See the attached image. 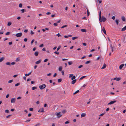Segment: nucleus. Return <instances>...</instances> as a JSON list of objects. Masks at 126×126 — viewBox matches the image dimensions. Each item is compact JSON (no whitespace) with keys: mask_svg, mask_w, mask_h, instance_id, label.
I'll return each instance as SVG.
<instances>
[{"mask_svg":"<svg viewBox=\"0 0 126 126\" xmlns=\"http://www.w3.org/2000/svg\"><path fill=\"white\" fill-rule=\"evenodd\" d=\"M107 20V18L104 16H102L101 19H99V21L101 22H105Z\"/></svg>","mask_w":126,"mask_h":126,"instance_id":"nucleus-1","label":"nucleus"},{"mask_svg":"<svg viewBox=\"0 0 126 126\" xmlns=\"http://www.w3.org/2000/svg\"><path fill=\"white\" fill-rule=\"evenodd\" d=\"M45 87L46 85L45 84H43L39 86V88L41 90L44 88Z\"/></svg>","mask_w":126,"mask_h":126,"instance_id":"nucleus-2","label":"nucleus"},{"mask_svg":"<svg viewBox=\"0 0 126 126\" xmlns=\"http://www.w3.org/2000/svg\"><path fill=\"white\" fill-rule=\"evenodd\" d=\"M22 34L21 32H19L17 33L16 36L17 37H20L21 36Z\"/></svg>","mask_w":126,"mask_h":126,"instance_id":"nucleus-3","label":"nucleus"},{"mask_svg":"<svg viewBox=\"0 0 126 126\" xmlns=\"http://www.w3.org/2000/svg\"><path fill=\"white\" fill-rule=\"evenodd\" d=\"M116 102V100L111 101L109 103H108V105H109L113 104L115 103Z\"/></svg>","mask_w":126,"mask_h":126,"instance_id":"nucleus-4","label":"nucleus"},{"mask_svg":"<svg viewBox=\"0 0 126 126\" xmlns=\"http://www.w3.org/2000/svg\"><path fill=\"white\" fill-rule=\"evenodd\" d=\"M16 99L15 98H12L11 99V103H14L16 101Z\"/></svg>","mask_w":126,"mask_h":126,"instance_id":"nucleus-5","label":"nucleus"},{"mask_svg":"<svg viewBox=\"0 0 126 126\" xmlns=\"http://www.w3.org/2000/svg\"><path fill=\"white\" fill-rule=\"evenodd\" d=\"M44 111V110L43 108L40 109V110L38 111V112H43Z\"/></svg>","mask_w":126,"mask_h":126,"instance_id":"nucleus-6","label":"nucleus"},{"mask_svg":"<svg viewBox=\"0 0 126 126\" xmlns=\"http://www.w3.org/2000/svg\"><path fill=\"white\" fill-rule=\"evenodd\" d=\"M60 113H61V112H59L57 113V114L56 115L59 118L62 116V115Z\"/></svg>","mask_w":126,"mask_h":126,"instance_id":"nucleus-7","label":"nucleus"},{"mask_svg":"<svg viewBox=\"0 0 126 126\" xmlns=\"http://www.w3.org/2000/svg\"><path fill=\"white\" fill-rule=\"evenodd\" d=\"M77 80V79H74L73 80H72L71 82V83L72 84H75L76 83Z\"/></svg>","mask_w":126,"mask_h":126,"instance_id":"nucleus-8","label":"nucleus"},{"mask_svg":"<svg viewBox=\"0 0 126 126\" xmlns=\"http://www.w3.org/2000/svg\"><path fill=\"white\" fill-rule=\"evenodd\" d=\"M102 31L104 34H106V31L105 29V28H104V27H103Z\"/></svg>","mask_w":126,"mask_h":126,"instance_id":"nucleus-9","label":"nucleus"},{"mask_svg":"<svg viewBox=\"0 0 126 126\" xmlns=\"http://www.w3.org/2000/svg\"><path fill=\"white\" fill-rule=\"evenodd\" d=\"M110 47L111 49H113L114 50H115L116 48L115 47L113 46L112 45H110Z\"/></svg>","mask_w":126,"mask_h":126,"instance_id":"nucleus-10","label":"nucleus"},{"mask_svg":"<svg viewBox=\"0 0 126 126\" xmlns=\"http://www.w3.org/2000/svg\"><path fill=\"white\" fill-rule=\"evenodd\" d=\"M107 66V65L106 64L104 63L102 67L101 68V69H104Z\"/></svg>","mask_w":126,"mask_h":126,"instance_id":"nucleus-11","label":"nucleus"},{"mask_svg":"<svg viewBox=\"0 0 126 126\" xmlns=\"http://www.w3.org/2000/svg\"><path fill=\"white\" fill-rule=\"evenodd\" d=\"M99 19H101L102 17L101 16V11L99 12Z\"/></svg>","mask_w":126,"mask_h":126,"instance_id":"nucleus-12","label":"nucleus"},{"mask_svg":"<svg viewBox=\"0 0 126 126\" xmlns=\"http://www.w3.org/2000/svg\"><path fill=\"white\" fill-rule=\"evenodd\" d=\"M125 65L124 64H122L121 65L119 66V69H121Z\"/></svg>","mask_w":126,"mask_h":126,"instance_id":"nucleus-13","label":"nucleus"},{"mask_svg":"<svg viewBox=\"0 0 126 126\" xmlns=\"http://www.w3.org/2000/svg\"><path fill=\"white\" fill-rule=\"evenodd\" d=\"M86 114L85 113H83L81 114V118L84 117L85 116Z\"/></svg>","mask_w":126,"mask_h":126,"instance_id":"nucleus-14","label":"nucleus"},{"mask_svg":"<svg viewBox=\"0 0 126 126\" xmlns=\"http://www.w3.org/2000/svg\"><path fill=\"white\" fill-rule=\"evenodd\" d=\"M4 57H3L0 59V63L4 59Z\"/></svg>","mask_w":126,"mask_h":126,"instance_id":"nucleus-15","label":"nucleus"},{"mask_svg":"<svg viewBox=\"0 0 126 126\" xmlns=\"http://www.w3.org/2000/svg\"><path fill=\"white\" fill-rule=\"evenodd\" d=\"M41 62V60H40L38 61H37L35 62V63L36 64H38L39 63Z\"/></svg>","mask_w":126,"mask_h":126,"instance_id":"nucleus-16","label":"nucleus"},{"mask_svg":"<svg viewBox=\"0 0 126 126\" xmlns=\"http://www.w3.org/2000/svg\"><path fill=\"white\" fill-rule=\"evenodd\" d=\"M38 54L39 52H38L36 51L35 52L34 54L35 56H37L38 55Z\"/></svg>","mask_w":126,"mask_h":126,"instance_id":"nucleus-17","label":"nucleus"},{"mask_svg":"<svg viewBox=\"0 0 126 126\" xmlns=\"http://www.w3.org/2000/svg\"><path fill=\"white\" fill-rule=\"evenodd\" d=\"M32 71H31L30 72H29L28 74H26L25 75V76H29L30 75H31V73H32Z\"/></svg>","mask_w":126,"mask_h":126,"instance_id":"nucleus-18","label":"nucleus"},{"mask_svg":"<svg viewBox=\"0 0 126 126\" xmlns=\"http://www.w3.org/2000/svg\"><path fill=\"white\" fill-rule=\"evenodd\" d=\"M80 31L82 32H86V30L85 29H81Z\"/></svg>","mask_w":126,"mask_h":126,"instance_id":"nucleus-19","label":"nucleus"},{"mask_svg":"<svg viewBox=\"0 0 126 126\" xmlns=\"http://www.w3.org/2000/svg\"><path fill=\"white\" fill-rule=\"evenodd\" d=\"M20 11H21L22 13H23L24 12H26V10L24 9H21Z\"/></svg>","mask_w":126,"mask_h":126,"instance_id":"nucleus-20","label":"nucleus"},{"mask_svg":"<svg viewBox=\"0 0 126 126\" xmlns=\"http://www.w3.org/2000/svg\"><path fill=\"white\" fill-rule=\"evenodd\" d=\"M122 19L123 21H124L125 20V18L124 16H122Z\"/></svg>","mask_w":126,"mask_h":126,"instance_id":"nucleus-21","label":"nucleus"},{"mask_svg":"<svg viewBox=\"0 0 126 126\" xmlns=\"http://www.w3.org/2000/svg\"><path fill=\"white\" fill-rule=\"evenodd\" d=\"M86 8L87 10V15H88V16L89 15V14H90V13L89 11V10H88V8Z\"/></svg>","mask_w":126,"mask_h":126,"instance_id":"nucleus-22","label":"nucleus"},{"mask_svg":"<svg viewBox=\"0 0 126 126\" xmlns=\"http://www.w3.org/2000/svg\"><path fill=\"white\" fill-rule=\"evenodd\" d=\"M76 78V76H73L71 78V79L72 80H73L75 79Z\"/></svg>","mask_w":126,"mask_h":126,"instance_id":"nucleus-23","label":"nucleus"},{"mask_svg":"<svg viewBox=\"0 0 126 126\" xmlns=\"http://www.w3.org/2000/svg\"><path fill=\"white\" fill-rule=\"evenodd\" d=\"M78 38V37H75L72 38V39L73 40H74L75 39H77Z\"/></svg>","mask_w":126,"mask_h":126,"instance_id":"nucleus-24","label":"nucleus"},{"mask_svg":"<svg viewBox=\"0 0 126 126\" xmlns=\"http://www.w3.org/2000/svg\"><path fill=\"white\" fill-rule=\"evenodd\" d=\"M62 66L59 67V71H61L62 70Z\"/></svg>","mask_w":126,"mask_h":126,"instance_id":"nucleus-25","label":"nucleus"},{"mask_svg":"<svg viewBox=\"0 0 126 126\" xmlns=\"http://www.w3.org/2000/svg\"><path fill=\"white\" fill-rule=\"evenodd\" d=\"M86 77V76H83L82 77H81V78H80V79H79V80H82V79H83L85 78V77Z\"/></svg>","mask_w":126,"mask_h":126,"instance_id":"nucleus-26","label":"nucleus"},{"mask_svg":"<svg viewBox=\"0 0 126 126\" xmlns=\"http://www.w3.org/2000/svg\"><path fill=\"white\" fill-rule=\"evenodd\" d=\"M12 24V23L11 22H9L8 23V24H7V26H10Z\"/></svg>","mask_w":126,"mask_h":126,"instance_id":"nucleus-27","label":"nucleus"},{"mask_svg":"<svg viewBox=\"0 0 126 126\" xmlns=\"http://www.w3.org/2000/svg\"><path fill=\"white\" fill-rule=\"evenodd\" d=\"M37 88L36 87H32V90H33L35 89H37Z\"/></svg>","mask_w":126,"mask_h":126,"instance_id":"nucleus-28","label":"nucleus"},{"mask_svg":"<svg viewBox=\"0 0 126 126\" xmlns=\"http://www.w3.org/2000/svg\"><path fill=\"white\" fill-rule=\"evenodd\" d=\"M119 22V20L118 19H116L115 20V22L117 25H118Z\"/></svg>","mask_w":126,"mask_h":126,"instance_id":"nucleus-29","label":"nucleus"},{"mask_svg":"<svg viewBox=\"0 0 126 126\" xmlns=\"http://www.w3.org/2000/svg\"><path fill=\"white\" fill-rule=\"evenodd\" d=\"M66 110H63L62 111V112L64 114L66 112Z\"/></svg>","mask_w":126,"mask_h":126,"instance_id":"nucleus-30","label":"nucleus"},{"mask_svg":"<svg viewBox=\"0 0 126 126\" xmlns=\"http://www.w3.org/2000/svg\"><path fill=\"white\" fill-rule=\"evenodd\" d=\"M79 90H77L76 92H75L73 94H75L78 93L79 92Z\"/></svg>","mask_w":126,"mask_h":126,"instance_id":"nucleus-31","label":"nucleus"},{"mask_svg":"<svg viewBox=\"0 0 126 126\" xmlns=\"http://www.w3.org/2000/svg\"><path fill=\"white\" fill-rule=\"evenodd\" d=\"M72 62L71 61L69 62H68V65H70L72 64Z\"/></svg>","mask_w":126,"mask_h":126,"instance_id":"nucleus-32","label":"nucleus"},{"mask_svg":"<svg viewBox=\"0 0 126 126\" xmlns=\"http://www.w3.org/2000/svg\"><path fill=\"white\" fill-rule=\"evenodd\" d=\"M62 80V79H58V82H60Z\"/></svg>","mask_w":126,"mask_h":126,"instance_id":"nucleus-33","label":"nucleus"},{"mask_svg":"<svg viewBox=\"0 0 126 126\" xmlns=\"http://www.w3.org/2000/svg\"><path fill=\"white\" fill-rule=\"evenodd\" d=\"M22 6V3H20L19 5V7L21 8Z\"/></svg>","mask_w":126,"mask_h":126,"instance_id":"nucleus-34","label":"nucleus"},{"mask_svg":"<svg viewBox=\"0 0 126 126\" xmlns=\"http://www.w3.org/2000/svg\"><path fill=\"white\" fill-rule=\"evenodd\" d=\"M5 112L6 113H9V110H5Z\"/></svg>","mask_w":126,"mask_h":126,"instance_id":"nucleus-35","label":"nucleus"},{"mask_svg":"<svg viewBox=\"0 0 126 126\" xmlns=\"http://www.w3.org/2000/svg\"><path fill=\"white\" fill-rule=\"evenodd\" d=\"M6 64L9 65H11V63L10 62H7L6 63Z\"/></svg>","mask_w":126,"mask_h":126,"instance_id":"nucleus-36","label":"nucleus"},{"mask_svg":"<svg viewBox=\"0 0 126 126\" xmlns=\"http://www.w3.org/2000/svg\"><path fill=\"white\" fill-rule=\"evenodd\" d=\"M121 79V78H116V81H118L120 80Z\"/></svg>","mask_w":126,"mask_h":126,"instance_id":"nucleus-37","label":"nucleus"},{"mask_svg":"<svg viewBox=\"0 0 126 126\" xmlns=\"http://www.w3.org/2000/svg\"><path fill=\"white\" fill-rule=\"evenodd\" d=\"M90 62L91 61H88L86 62L85 63V64H87L89 63H90Z\"/></svg>","mask_w":126,"mask_h":126,"instance_id":"nucleus-38","label":"nucleus"},{"mask_svg":"<svg viewBox=\"0 0 126 126\" xmlns=\"http://www.w3.org/2000/svg\"><path fill=\"white\" fill-rule=\"evenodd\" d=\"M10 32H6V33L5 34H6V35H8L10 34Z\"/></svg>","mask_w":126,"mask_h":126,"instance_id":"nucleus-39","label":"nucleus"},{"mask_svg":"<svg viewBox=\"0 0 126 126\" xmlns=\"http://www.w3.org/2000/svg\"><path fill=\"white\" fill-rule=\"evenodd\" d=\"M67 26V25H64L63 26H62L61 28V29H62V28H64L65 27H66Z\"/></svg>","mask_w":126,"mask_h":126,"instance_id":"nucleus-40","label":"nucleus"},{"mask_svg":"<svg viewBox=\"0 0 126 126\" xmlns=\"http://www.w3.org/2000/svg\"><path fill=\"white\" fill-rule=\"evenodd\" d=\"M61 47V46H59L57 49V51H58L60 48Z\"/></svg>","mask_w":126,"mask_h":126,"instance_id":"nucleus-41","label":"nucleus"},{"mask_svg":"<svg viewBox=\"0 0 126 126\" xmlns=\"http://www.w3.org/2000/svg\"><path fill=\"white\" fill-rule=\"evenodd\" d=\"M13 81V80H9L8 81V83H11Z\"/></svg>","mask_w":126,"mask_h":126,"instance_id":"nucleus-42","label":"nucleus"},{"mask_svg":"<svg viewBox=\"0 0 126 126\" xmlns=\"http://www.w3.org/2000/svg\"><path fill=\"white\" fill-rule=\"evenodd\" d=\"M20 84L19 83H17L15 84V86H17L20 85Z\"/></svg>","mask_w":126,"mask_h":126,"instance_id":"nucleus-43","label":"nucleus"},{"mask_svg":"<svg viewBox=\"0 0 126 126\" xmlns=\"http://www.w3.org/2000/svg\"><path fill=\"white\" fill-rule=\"evenodd\" d=\"M19 60H20V59L18 58H16V62H17V61H19Z\"/></svg>","mask_w":126,"mask_h":126,"instance_id":"nucleus-44","label":"nucleus"},{"mask_svg":"<svg viewBox=\"0 0 126 126\" xmlns=\"http://www.w3.org/2000/svg\"><path fill=\"white\" fill-rule=\"evenodd\" d=\"M11 116V115H9L6 117V118H7Z\"/></svg>","mask_w":126,"mask_h":126,"instance_id":"nucleus-45","label":"nucleus"},{"mask_svg":"<svg viewBox=\"0 0 126 126\" xmlns=\"http://www.w3.org/2000/svg\"><path fill=\"white\" fill-rule=\"evenodd\" d=\"M48 60V59H46L44 61V62H47Z\"/></svg>","mask_w":126,"mask_h":126,"instance_id":"nucleus-46","label":"nucleus"},{"mask_svg":"<svg viewBox=\"0 0 126 126\" xmlns=\"http://www.w3.org/2000/svg\"><path fill=\"white\" fill-rule=\"evenodd\" d=\"M31 35L33 34H34V32L32 31H31Z\"/></svg>","mask_w":126,"mask_h":126,"instance_id":"nucleus-47","label":"nucleus"},{"mask_svg":"<svg viewBox=\"0 0 126 126\" xmlns=\"http://www.w3.org/2000/svg\"><path fill=\"white\" fill-rule=\"evenodd\" d=\"M33 108H30L29 109V110L30 111H32L33 110Z\"/></svg>","mask_w":126,"mask_h":126,"instance_id":"nucleus-48","label":"nucleus"},{"mask_svg":"<svg viewBox=\"0 0 126 126\" xmlns=\"http://www.w3.org/2000/svg\"><path fill=\"white\" fill-rule=\"evenodd\" d=\"M54 53L55 54H59V52H57L56 51H55L54 52Z\"/></svg>","mask_w":126,"mask_h":126,"instance_id":"nucleus-49","label":"nucleus"},{"mask_svg":"<svg viewBox=\"0 0 126 126\" xmlns=\"http://www.w3.org/2000/svg\"><path fill=\"white\" fill-rule=\"evenodd\" d=\"M83 66V65H81L79 66H78V68H81V67H82Z\"/></svg>","mask_w":126,"mask_h":126,"instance_id":"nucleus-50","label":"nucleus"},{"mask_svg":"<svg viewBox=\"0 0 126 126\" xmlns=\"http://www.w3.org/2000/svg\"><path fill=\"white\" fill-rule=\"evenodd\" d=\"M56 35L58 36V37L61 36V35L59 34V33H58V34H57Z\"/></svg>","mask_w":126,"mask_h":126,"instance_id":"nucleus-51","label":"nucleus"},{"mask_svg":"<svg viewBox=\"0 0 126 126\" xmlns=\"http://www.w3.org/2000/svg\"><path fill=\"white\" fill-rule=\"evenodd\" d=\"M34 39H33V40H32V41L31 42V44L32 45L33 43V42H34Z\"/></svg>","mask_w":126,"mask_h":126,"instance_id":"nucleus-52","label":"nucleus"},{"mask_svg":"<svg viewBox=\"0 0 126 126\" xmlns=\"http://www.w3.org/2000/svg\"><path fill=\"white\" fill-rule=\"evenodd\" d=\"M73 76V74H70L69 75V78H71L72 76Z\"/></svg>","mask_w":126,"mask_h":126,"instance_id":"nucleus-53","label":"nucleus"},{"mask_svg":"<svg viewBox=\"0 0 126 126\" xmlns=\"http://www.w3.org/2000/svg\"><path fill=\"white\" fill-rule=\"evenodd\" d=\"M9 45H11L12 44V42H10L9 43Z\"/></svg>","mask_w":126,"mask_h":126,"instance_id":"nucleus-54","label":"nucleus"},{"mask_svg":"<svg viewBox=\"0 0 126 126\" xmlns=\"http://www.w3.org/2000/svg\"><path fill=\"white\" fill-rule=\"evenodd\" d=\"M27 41V39L26 38H25L24 39V41L25 42H26Z\"/></svg>","mask_w":126,"mask_h":126,"instance_id":"nucleus-55","label":"nucleus"},{"mask_svg":"<svg viewBox=\"0 0 126 126\" xmlns=\"http://www.w3.org/2000/svg\"><path fill=\"white\" fill-rule=\"evenodd\" d=\"M105 113H102L101 114H100V115H99V116H102L103 115H104L105 114Z\"/></svg>","mask_w":126,"mask_h":126,"instance_id":"nucleus-56","label":"nucleus"},{"mask_svg":"<svg viewBox=\"0 0 126 126\" xmlns=\"http://www.w3.org/2000/svg\"><path fill=\"white\" fill-rule=\"evenodd\" d=\"M53 25L54 26H57V23H54L53 24Z\"/></svg>","mask_w":126,"mask_h":126,"instance_id":"nucleus-57","label":"nucleus"},{"mask_svg":"<svg viewBox=\"0 0 126 126\" xmlns=\"http://www.w3.org/2000/svg\"><path fill=\"white\" fill-rule=\"evenodd\" d=\"M43 46H44L43 45V44H41V45H40V47H43Z\"/></svg>","mask_w":126,"mask_h":126,"instance_id":"nucleus-58","label":"nucleus"},{"mask_svg":"<svg viewBox=\"0 0 126 126\" xmlns=\"http://www.w3.org/2000/svg\"><path fill=\"white\" fill-rule=\"evenodd\" d=\"M82 44L83 46H86V44L85 43H82Z\"/></svg>","mask_w":126,"mask_h":126,"instance_id":"nucleus-59","label":"nucleus"},{"mask_svg":"<svg viewBox=\"0 0 126 126\" xmlns=\"http://www.w3.org/2000/svg\"><path fill=\"white\" fill-rule=\"evenodd\" d=\"M21 98V97L19 96L18 97H17V99H20Z\"/></svg>","mask_w":126,"mask_h":126,"instance_id":"nucleus-60","label":"nucleus"},{"mask_svg":"<svg viewBox=\"0 0 126 126\" xmlns=\"http://www.w3.org/2000/svg\"><path fill=\"white\" fill-rule=\"evenodd\" d=\"M115 17L114 16H113L112 17V19L113 20H114L115 19Z\"/></svg>","mask_w":126,"mask_h":126,"instance_id":"nucleus-61","label":"nucleus"},{"mask_svg":"<svg viewBox=\"0 0 126 126\" xmlns=\"http://www.w3.org/2000/svg\"><path fill=\"white\" fill-rule=\"evenodd\" d=\"M40 125V124L39 123H38L37 124L35 125V126H39Z\"/></svg>","mask_w":126,"mask_h":126,"instance_id":"nucleus-62","label":"nucleus"},{"mask_svg":"<svg viewBox=\"0 0 126 126\" xmlns=\"http://www.w3.org/2000/svg\"><path fill=\"white\" fill-rule=\"evenodd\" d=\"M28 31V30H25L24 31V32L25 33H27V32Z\"/></svg>","mask_w":126,"mask_h":126,"instance_id":"nucleus-63","label":"nucleus"},{"mask_svg":"<svg viewBox=\"0 0 126 126\" xmlns=\"http://www.w3.org/2000/svg\"><path fill=\"white\" fill-rule=\"evenodd\" d=\"M36 48L35 47H34L33 49L32 50L33 51H34L36 50Z\"/></svg>","mask_w":126,"mask_h":126,"instance_id":"nucleus-64","label":"nucleus"}]
</instances>
